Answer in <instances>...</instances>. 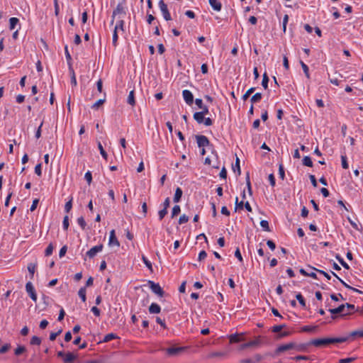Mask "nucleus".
I'll return each mask as SVG.
<instances>
[{
  "label": "nucleus",
  "instance_id": "35",
  "mask_svg": "<svg viewBox=\"0 0 363 363\" xmlns=\"http://www.w3.org/2000/svg\"><path fill=\"white\" fill-rule=\"evenodd\" d=\"M241 341V338L239 335L233 334L230 336V343H237Z\"/></svg>",
  "mask_w": 363,
  "mask_h": 363
},
{
  "label": "nucleus",
  "instance_id": "23",
  "mask_svg": "<svg viewBox=\"0 0 363 363\" xmlns=\"http://www.w3.org/2000/svg\"><path fill=\"white\" fill-rule=\"evenodd\" d=\"M347 337L348 340L350 339V337H363V329L352 331L350 333V335Z\"/></svg>",
  "mask_w": 363,
  "mask_h": 363
},
{
  "label": "nucleus",
  "instance_id": "30",
  "mask_svg": "<svg viewBox=\"0 0 363 363\" xmlns=\"http://www.w3.org/2000/svg\"><path fill=\"white\" fill-rule=\"evenodd\" d=\"M303 164L309 167H311L313 166V162L311 160V158L309 156H305L303 158Z\"/></svg>",
  "mask_w": 363,
  "mask_h": 363
},
{
  "label": "nucleus",
  "instance_id": "62",
  "mask_svg": "<svg viewBox=\"0 0 363 363\" xmlns=\"http://www.w3.org/2000/svg\"><path fill=\"white\" fill-rule=\"evenodd\" d=\"M11 347V345L10 344H6L4 345H3L1 348H0V354H4L5 352H6Z\"/></svg>",
  "mask_w": 363,
  "mask_h": 363
},
{
  "label": "nucleus",
  "instance_id": "33",
  "mask_svg": "<svg viewBox=\"0 0 363 363\" xmlns=\"http://www.w3.org/2000/svg\"><path fill=\"white\" fill-rule=\"evenodd\" d=\"M65 57H66V59H67V64H68V66L69 67H70V66H72V57H71V55L68 51V48L67 46L66 45L65 47Z\"/></svg>",
  "mask_w": 363,
  "mask_h": 363
},
{
  "label": "nucleus",
  "instance_id": "46",
  "mask_svg": "<svg viewBox=\"0 0 363 363\" xmlns=\"http://www.w3.org/2000/svg\"><path fill=\"white\" fill-rule=\"evenodd\" d=\"M279 177L284 180L285 178V172H284V167L282 164H279Z\"/></svg>",
  "mask_w": 363,
  "mask_h": 363
},
{
  "label": "nucleus",
  "instance_id": "37",
  "mask_svg": "<svg viewBox=\"0 0 363 363\" xmlns=\"http://www.w3.org/2000/svg\"><path fill=\"white\" fill-rule=\"evenodd\" d=\"M54 246L52 243H50L45 250V255L48 257L52 254Z\"/></svg>",
  "mask_w": 363,
  "mask_h": 363
},
{
  "label": "nucleus",
  "instance_id": "63",
  "mask_svg": "<svg viewBox=\"0 0 363 363\" xmlns=\"http://www.w3.org/2000/svg\"><path fill=\"white\" fill-rule=\"evenodd\" d=\"M268 179L269 181L270 185L274 187L276 184L275 177H274V174H270L268 177Z\"/></svg>",
  "mask_w": 363,
  "mask_h": 363
},
{
  "label": "nucleus",
  "instance_id": "38",
  "mask_svg": "<svg viewBox=\"0 0 363 363\" xmlns=\"http://www.w3.org/2000/svg\"><path fill=\"white\" fill-rule=\"evenodd\" d=\"M30 343L32 345H40L41 344V339L37 336H33Z\"/></svg>",
  "mask_w": 363,
  "mask_h": 363
},
{
  "label": "nucleus",
  "instance_id": "42",
  "mask_svg": "<svg viewBox=\"0 0 363 363\" xmlns=\"http://www.w3.org/2000/svg\"><path fill=\"white\" fill-rule=\"evenodd\" d=\"M268 82H269V77H268L267 73H264L263 74L262 85L265 89H267L268 88Z\"/></svg>",
  "mask_w": 363,
  "mask_h": 363
},
{
  "label": "nucleus",
  "instance_id": "64",
  "mask_svg": "<svg viewBox=\"0 0 363 363\" xmlns=\"http://www.w3.org/2000/svg\"><path fill=\"white\" fill-rule=\"evenodd\" d=\"M35 173L40 177L42 175V171H41V164L39 163L35 167Z\"/></svg>",
  "mask_w": 363,
  "mask_h": 363
},
{
  "label": "nucleus",
  "instance_id": "36",
  "mask_svg": "<svg viewBox=\"0 0 363 363\" xmlns=\"http://www.w3.org/2000/svg\"><path fill=\"white\" fill-rule=\"evenodd\" d=\"M181 211L180 206L179 205H175L172 210L171 217L173 218L177 216Z\"/></svg>",
  "mask_w": 363,
  "mask_h": 363
},
{
  "label": "nucleus",
  "instance_id": "27",
  "mask_svg": "<svg viewBox=\"0 0 363 363\" xmlns=\"http://www.w3.org/2000/svg\"><path fill=\"white\" fill-rule=\"evenodd\" d=\"M118 338V336L114 333H108L106 335L101 341L102 342H108L113 339Z\"/></svg>",
  "mask_w": 363,
  "mask_h": 363
},
{
  "label": "nucleus",
  "instance_id": "60",
  "mask_svg": "<svg viewBox=\"0 0 363 363\" xmlns=\"http://www.w3.org/2000/svg\"><path fill=\"white\" fill-rule=\"evenodd\" d=\"M84 179L86 180V182L89 184H91V181H92V175H91V172L88 171L87 172L85 173Z\"/></svg>",
  "mask_w": 363,
  "mask_h": 363
},
{
  "label": "nucleus",
  "instance_id": "44",
  "mask_svg": "<svg viewBox=\"0 0 363 363\" xmlns=\"http://www.w3.org/2000/svg\"><path fill=\"white\" fill-rule=\"evenodd\" d=\"M260 225L262 226V228H263V230L264 231H267V232L270 231V228H269V223H268L267 220H261Z\"/></svg>",
  "mask_w": 363,
  "mask_h": 363
},
{
  "label": "nucleus",
  "instance_id": "15",
  "mask_svg": "<svg viewBox=\"0 0 363 363\" xmlns=\"http://www.w3.org/2000/svg\"><path fill=\"white\" fill-rule=\"evenodd\" d=\"M311 341L306 343H301L297 344L294 342V350H296L297 352H306L308 350V348L309 346H311Z\"/></svg>",
  "mask_w": 363,
  "mask_h": 363
},
{
  "label": "nucleus",
  "instance_id": "22",
  "mask_svg": "<svg viewBox=\"0 0 363 363\" xmlns=\"http://www.w3.org/2000/svg\"><path fill=\"white\" fill-rule=\"evenodd\" d=\"M204 116H205L200 111L194 113V119L199 124L203 123Z\"/></svg>",
  "mask_w": 363,
  "mask_h": 363
},
{
  "label": "nucleus",
  "instance_id": "18",
  "mask_svg": "<svg viewBox=\"0 0 363 363\" xmlns=\"http://www.w3.org/2000/svg\"><path fill=\"white\" fill-rule=\"evenodd\" d=\"M211 6L216 11H220L222 4L218 0H208Z\"/></svg>",
  "mask_w": 363,
  "mask_h": 363
},
{
  "label": "nucleus",
  "instance_id": "4",
  "mask_svg": "<svg viewBox=\"0 0 363 363\" xmlns=\"http://www.w3.org/2000/svg\"><path fill=\"white\" fill-rule=\"evenodd\" d=\"M158 4L164 18L166 21H170L172 18L167 8V5L164 3L163 0H160Z\"/></svg>",
  "mask_w": 363,
  "mask_h": 363
},
{
  "label": "nucleus",
  "instance_id": "20",
  "mask_svg": "<svg viewBox=\"0 0 363 363\" xmlns=\"http://www.w3.org/2000/svg\"><path fill=\"white\" fill-rule=\"evenodd\" d=\"M318 328V325H305L301 328V331L306 333H313L317 330Z\"/></svg>",
  "mask_w": 363,
  "mask_h": 363
},
{
  "label": "nucleus",
  "instance_id": "19",
  "mask_svg": "<svg viewBox=\"0 0 363 363\" xmlns=\"http://www.w3.org/2000/svg\"><path fill=\"white\" fill-rule=\"evenodd\" d=\"M161 308L160 306L155 303H152L149 307V312L152 314H157L160 313Z\"/></svg>",
  "mask_w": 363,
  "mask_h": 363
},
{
  "label": "nucleus",
  "instance_id": "49",
  "mask_svg": "<svg viewBox=\"0 0 363 363\" xmlns=\"http://www.w3.org/2000/svg\"><path fill=\"white\" fill-rule=\"evenodd\" d=\"M77 223L80 225V227L82 228V230L85 229V228L86 226V221H85L84 217L81 216V217L78 218Z\"/></svg>",
  "mask_w": 363,
  "mask_h": 363
},
{
  "label": "nucleus",
  "instance_id": "24",
  "mask_svg": "<svg viewBox=\"0 0 363 363\" xmlns=\"http://www.w3.org/2000/svg\"><path fill=\"white\" fill-rule=\"evenodd\" d=\"M127 102L128 104L131 105L132 106L135 105L134 90H132L130 91L129 95L128 96Z\"/></svg>",
  "mask_w": 363,
  "mask_h": 363
},
{
  "label": "nucleus",
  "instance_id": "52",
  "mask_svg": "<svg viewBox=\"0 0 363 363\" xmlns=\"http://www.w3.org/2000/svg\"><path fill=\"white\" fill-rule=\"evenodd\" d=\"M35 269H36V264H35L30 263L28 265V270L31 274V277H33V274L35 273Z\"/></svg>",
  "mask_w": 363,
  "mask_h": 363
},
{
  "label": "nucleus",
  "instance_id": "6",
  "mask_svg": "<svg viewBox=\"0 0 363 363\" xmlns=\"http://www.w3.org/2000/svg\"><path fill=\"white\" fill-rule=\"evenodd\" d=\"M113 16H118L119 17H123L125 12V0L123 2L118 4L116 8L113 11Z\"/></svg>",
  "mask_w": 363,
  "mask_h": 363
},
{
  "label": "nucleus",
  "instance_id": "39",
  "mask_svg": "<svg viewBox=\"0 0 363 363\" xmlns=\"http://www.w3.org/2000/svg\"><path fill=\"white\" fill-rule=\"evenodd\" d=\"M124 24H125V22H124V21L123 19L119 20L116 23V24L115 26V28H114V30H124V28H123Z\"/></svg>",
  "mask_w": 363,
  "mask_h": 363
},
{
  "label": "nucleus",
  "instance_id": "13",
  "mask_svg": "<svg viewBox=\"0 0 363 363\" xmlns=\"http://www.w3.org/2000/svg\"><path fill=\"white\" fill-rule=\"evenodd\" d=\"M108 245L111 247H113V246L119 247L120 246V242L116 236V233H115L114 230H112L110 232Z\"/></svg>",
  "mask_w": 363,
  "mask_h": 363
},
{
  "label": "nucleus",
  "instance_id": "61",
  "mask_svg": "<svg viewBox=\"0 0 363 363\" xmlns=\"http://www.w3.org/2000/svg\"><path fill=\"white\" fill-rule=\"evenodd\" d=\"M72 199L68 201L66 203H65V211L67 212V213H69L71 209H72Z\"/></svg>",
  "mask_w": 363,
  "mask_h": 363
},
{
  "label": "nucleus",
  "instance_id": "21",
  "mask_svg": "<svg viewBox=\"0 0 363 363\" xmlns=\"http://www.w3.org/2000/svg\"><path fill=\"white\" fill-rule=\"evenodd\" d=\"M182 194H183V192H182V190L181 189V188L177 187L176 189L174 199H173L174 202H175V203L179 202L181 200V198L182 196Z\"/></svg>",
  "mask_w": 363,
  "mask_h": 363
},
{
  "label": "nucleus",
  "instance_id": "9",
  "mask_svg": "<svg viewBox=\"0 0 363 363\" xmlns=\"http://www.w3.org/2000/svg\"><path fill=\"white\" fill-rule=\"evenodd\" d=\"M103 247L104 245L102 244L96 245L91 247L89 251H87L86 255L90 259L94 258L98 252L102 251Z\"/></svg>",
  "mask_w": 363,
  "mask_h": 363
},
{
  "label": "nucleus",
  "instance_id": "8",
  "mask_svg": "<svg viewBox=\"0 0 363 363\" xmlns=\"http://www.w3.org/2000/svg\"><path fill=\"white\" fill-rule=\"evenodd\" d=\"M294 342H289V343L284 344V345H281L279 347H277V348L276 349L275 354H279L280 353H282L284 352H286V351H288L290 350H294Z\"/></svg>",
  "mask_w": 363,
  "mask_h": 363
},
{
  "label": "nucleus",
  "instance_id": "41",
  "mask_svg": "<svg viewBox=\"0 0 363 363\" xmlns=\"http://www.w3.org/2000/svg\"><path fill=\"white\" fill-rule=\"evenodd\" d=\"M98 147H99V150L100 153H101V156L103 157V158H104L105 160H107L108 155H107L106 152L104 150V149L100 142L98 143Z\"/></svg>",
  "mask_w": 363,
  "mask_h": 363
},
{
  "label": "nucleus",
  "instance_id": "40",
  "mask_svg": "<svg viewBox=\"0 0 363 363\" xmlns=\"http://www.w3.org/2000/svg\"><path fill=\"white\" fill-rule=\"evenodd\" d=\"M300 64L301 65V67L304 72V74H306V77L307 78H309L310 77V75H309V69H308V67L303 62V61H300Z\"/></svg>",
  "mask_w": 363,
  "mask_h": 363
},
{
  "label": "nucleus",
  "instance_id": "34",
  "mask_svg": "<svg viewBox=\"0 0 363 363\" xmlns=\"http://www.w3.org/2000/svg\"><path fill=\"white\" fill-rule=\"evenodd\" d=\"M286 328V325L285 324H283V325H276L274 326H273L271 329L272 332L273 333H278L279 332L281 331V330L283 328Z\"/></svg>",
  "mask_w": 363,
  "mask_h": 363
},
{
  "label": "nucleus",
  "instance_id": "32",
  "mask_svg": "<svg viewBox=\"0 0 363 363\" xmlns=\"http://www.w3.org/2000/svg\"><path fill=\"white\" fill-rule=\"evenodd\" d=\"M78 295L81 298L82 301L83 302H85L86 300V289L85 287H82L79 291H78Z\"/></svg>",
  "mask_w": 363,
  "mask_h": 363
},
{
  "label": "nucleus",
  "instance_id": "26",
  "mask_svg": "<svg viewBox=\"0 0 363 363\" xmlns=\"http://www.w3.org/2000/svg\"><path fill=\"white\" fill-rule=\"evenodd\" d=\"M75 359V355H74L72 352H68L66 354L64 358V362L65 363H72Z\"/></svg>",
  "mask_w": 363,
  "mask_h": 363
},
{
  "label": "nucleus",
  "instance_id": "53",
  "mask_svg": "<svg viewBox=\"0 0 363 363\" xmlns=\"http://www.w3.org/2000/svg\"><path fill=\"white\" fill-rule=\"evenodd\" d=\"M62 329H60L57 332H52L50 334V340L51 341H54L56 337L62 333Z\"/></svg>",
  "mask_w": 363,
  "mask_h": 363
},
{
  "label": "nucleus",
  "instance_id": "2",
  "mask_svg": "<svg viewBox=\"0 0 363 363\" xmlns=\"http://www.w3.org/2000/svg\"><path fill=\"white\" fill-rule=\"evenodd\" d=\"M355 306L353 304H342L337 308L329 309L332 314H341L342 315H349L354 311Z\"/></svg>",
  "mask_w": 363,
  "mask_h": 363
},
{
  "label": "nucleus",
  "instance_id": "16",
  "mask_svg": "<svg viewBox=\"0 0 363 363\" xmlns=\"http://www.w3.org/2000/svg\"><path fill=\"white\" fill-rule=\"evenodd\" d=\"M333 274V276H335L340 282L341 284L345 286L346 287L347 289H350L353 291H355L358 294H362V291H361L360 290L356 289V288H354L350 285H348L345 281H344L342 279H340L335 272H331Z\"/></svg>",
  "mask_w": 363,
  "mask_h": 363
},
{
  "label": "nucleus",
  "instance_id": "47",
  "mask_svg": "<svg viewBox=\"0 0 363 363\" xmlns=\"http://www.w3.org/2000/svg\"><path fill=\"white\" fill-rule=\"evenodd\" d=\"M118 30H114L113 33V38H112V44L114 47H116L118 45Z\"/></svg>",
  "mask_w": 363,
  "mask_h": 363
},
{
  "label": "nucleus",
  "instance_id": "43",
  "mask_svg": "<svg viewBox=\"0 0 363 363\" xmlns=\"http://www.w3.org/2000/svg\"><path fill=\"white\" fill-rule=\"evenodd\" d=\"M142 259H143V261L144 264H145V266H146V267H147V268H148L151 272H152V263L150 262V261H149V260L147 259V258L145 256H144V255H143V256H142Z\"/></svg>",
  "mask_w": 363,
  "mask_h": 363
},
{
  "label": "nucleus",
  "instance_id": "25",
  "mask_svg": "<svg viewBox=\"0 0 363 363\" xmlns=\"http://www.w3.org/2000/svg\"><path fill=\"white\" fill-rule=\"evenodd\" d=\"M69 72L71 76V84L72 85L75 86L77 85V79L72 66H70V67H69Z\"/></svg>",
  "mask_w": 363,
  "mask_h": 363
},
{
  "label": "nucleus",
  "instance_id": "55",
  "mask_svg": "<svg viewBox=\"0 0 363 363\" xmlns=\"http://www.w3.org/2000/svg\"><path fill=\"white\" fill-rule=\"evenodd\" d=\"M167 214V209L163 208L158 212L159 219L162 220L164 217Z\"/></svg>",
  "mask_w": 363,
  "mask_h": 363
},
{
  "label": "nucleus",
  "instance_id": "10",
  "mask_svg": "<svg viewBox=\"0 0 363 363\" xmlns=\"http://www.w3.org/2000/svg\"><path fill=\"white\" fill-rule=\"evenodd\" d=\"M196 142L199 147H207L210 145V141L205 135H196Z\"/></svg>",
  "mask_w": 363,
  "mask_h": 363
},
{
  "label": "nucleus",
  "instance_id": "57",
  "mask_svg": "<svg viewBox=\"0 0 363 363\" xmlns=\"http://www.w3.org/2000/svg\"><path fill=\"white\" fill-rule=\"evenodd\" d=\"M291 335V332L289 331H284L280 333H279L277 336V339H281L283 337L289 336Z\"/></svg>",
  "mask_w": 363,
  "mask_h": 363
},
{
  "label": "nucleus",
  "instance_id": "31",
  "mask_svg": "<svg viewBox=\"0 0 363 363\" xmlns=\"http://www.w3.org/2000/svg\"><path fill=\"white\" fill-rule=\"evenodd\" d=\"M262 99V94L256 93L251 97V103L252 104L259 102Z\"/></svg>",
  "mask_w": 363,
  "mask_h": 363
},
{
  "label": "nucleus",
  "instance_id": "45",
  "mask_svg": "<svg viewBox=\"0 0 363 363\" xmlns=\"http://www.w3.org/2000/svg\"><path fill=\"white\" fill-rule=\"evenodd\" d=\"M106 101V99H99L97 101H96L92 106L91 108L93 109H97L101 105L104 104V103Z\"/></svg>",
  "mask_w": 363,
  "mask_h": 363
},
{
  "label": "nucleus",
  "instance_id": "48",
  "mask_svg": "<svg viewBox=\"0 0 363 363\" xmlns=\"http://www.w3.org/2000/svg\"><path fill=\"white\" fill-rule=\"evenodd\" d=\"M310 267H311L312 269H313V270L316 271L317 272H318V273H320V274H323V275L325 277H326L328 280H330V279H331L330 275L328 273H327V272H324L323 270L318 269H316V268H315V267H311V266H310Z\"/></svg>",
  "mask_w": 363,
  "mask_h": 363
},
{
  "label": "nucleus",
  "instance_id": "58",
  "mask_svg": "<svg viewBox=\"0 0 363 363\" xmlns=\"http://www.w3.org/2000/svg\"><path fill=\"white\" fill-rule=\"evenodd\" d=\"M341 160H342V168L343 169H348L349 167V165L347 164V157L345 155H342L341 156Z\"/></svg>",
  "mask_w": 363,
  "mask_h": 363
},
{
  "label": "nucleus",
  "instance_id": "50",
  "mask_svg": "<svg viewBox=\"0 0 363 363\" xmlns=\"http://www.w3.org/2000/svg\"><path fill=\"white\" fill-rule=\"evenodd\" d=\"M296 299L298 300V301L299 302V303L303 306V307H305L306 306V301L303 297V296L301 295V294H296Z\"/></svg>",
  "mask_w": 363,
  "mask_h": 363
},
{
  "label": "nucleus",
  "instance_id": "17",
  "mask_svg": "<svg viewBox=\"0 0 363 363\" xmlns=\"http://www.w3.org/2000/svg\"><path fill=\"white\" fill-rule=\"evenodd\" d=\"M333 274V276H335L340 282L341 284L345 286L346 287L347 289H350L353 291H355L358 294H362V291H361L360 290L356 289V288H354L350 285H348L345 281H344L342 279H340L335 272H331Z\"/></svg>",
  "mask_w": 363,
  "mask_h": 363
},
{
  "label": "nucleus",
  "instance_id": "11",
  "mask_svg": "<svg viewBox=\"0 0 363 363\" xmlns=\"http://www.w3.org/2000/svg\"><path fill=\"white\" fill-rule=\"evenodd\" d=\"M26 290L27 293L29 294L31 299L34 301H36L37 294L31 282L29 281L26 284Z\"/></svg>",
  "mask_w": 363,
  "mask_h": 363
},
{
  "label": "nucleus",
  "instance_id": "54",
  "mask_svg": "<svg viewBox=\"0 0 363 363\" xmlns=\"http://www.w3.org/2000/svg\"><path fill=\"white\" fill-rule=\"evenodd\" d=\"M236 169H238V174H240V160L237 157L235 164L234 166H233V169L234 172L236 171Z\"/></svg>",
  "mask_w": 363,
  "mask_h": 363
},
{
  "label": "nucleus",
  "instance_id": "7",
  "mask_svg": "<svg viewBox=\"0 0 363 363\" xmlns=\"http://www.w3.org/2000/svg\"><path fill=\"white\" fill-rule=\"evenodd\" d=\"M186 350L184 347H171L165 350L169 356H177Z\"/></svg>",
  "mask_w": 363,
  "mask_h": 363
},
{
  "label": "nucleus",
  "instance_id": "56",
  "mask_svg": "<svg viewBox=\"0 0 363 363\" xmlns=\"http://www.w3.org/2000/svg\"><path fill=\"white\" fill-rule=\"evenodd\" d=\"M62 225L64 230H67L69 228V218L68 216H65L63 219Z\"/></svg>",
  "mask_w": 363,
  "mask_h": 363
},
{
  "label": "nucleus",
  "instance_id": "3",
  "mask_svg": "<svg viewBox=\"0 0 363 363\" xmlns=\"http://www.w3.org/2000/svg\"><path fill=\"white\" fill-rule=\"evenodd\" d=\"M263 340H264L263 337L258 336V337H255V339L252 341L242 344L240 347V349L245 350L247 347L259 346L263 342Z\"/></svg>",
  "mask_w": 363,
  "mask_h": 363
},
{
  "label": "nucleus",
  "instance_id": "28",
  "mask_svg": "<svg viewBox=\"0 0 363 363\" xmlns=\"http://www.w3.org/2000/svg\"><path fill=\"white\" fill-rule=\"evenodd\" d=\"M19 23L18 18L16 17H12L9 19V28L10 30H13L16 26Z\"/></svg>",
  "mask_w": 363,
  "mask_h": 363
},
{
  "label": "nucleus",
  "instance_id": "51",
  "mask_svg": "<svg viewBox=\"0 0 363 363\" xmlns=\"http://www.w3.org/2000/svg\"><path fill=\"white\" fill-rule=\"evenodd\" d=\"M336 259L339 261L340 264L345 269H348L350 268L349 265L344 261V259L340 256L336 255Z\"/></svg>",
  "mask_w": 363,
  "mask_h": 363
},
{
  "label": "nucleus",
  "instance_id": "59",
  "mask_svg": "<svg viewBox=\"0 0 363 363\" xmlns=\"http://www.w3.org/2000/svg\"><path fill=\"white\" fill-rule=\"evenodd\" d=\"M188 221H189V216H186L185 214H183L182 216H181L179 219V224H183V223H187Z\"/></svg>",
  "mask_w": 363,
  "mask_h": 363
},
{
  "label": "nucleus",
  "instance_id": "14",
  "mask_svg": "<svg viewBox=\"0 0 363 363\" xmlns=\"http://www.w3.org/2000/svg\"><path fill=\"white\" fill-rule=\"evenodd\" d=\"M262 359V356L259 354H256L252 357L241 359L240 363H258Z\"/></svg>",
  "mask_w": 363,
  "mask_h": 363
},
{
  "label": "nucleus",
  "instance_id": "12",
  "mask_svg": "<svg viewBox=\"0 0 363 363\" xmlns=\"http://www.w3.org/2000/svg\"><path fill=\"white\" fill-rule=\"evenodd\" d=\"M182 96H183V98H184L185 102L188 105H191L193 104L194 96L189 90H187V89L184 90L182 91Z\"/></svg>",
  "mask_w": 363,
  "mask_h": 363
},
{
  "label": "nucleus",
  "instance_id": "1",
  "mask_svg": "<svg viewBox=\"0 0 363 363\" xmlns=\"http://www.w3.org/2000/svg\"><path fill=\"white\" fill-rule=\"evenodd\" d=\"M347 340L348 337L319 338L312 340L311 344L315 347H325L330 344L342 343Z\"/></svg>",
  "mask_w": 363,
  "mask_h": 363
},
{
  "label": "nucleus",
  "instance_id": "29",
  "mask_svg": "<svg viewBox=\"0 0 363 363\" xmlns=\"http://www.w3.org/2000/svg\"><path fill=\"white\" fill-rule=\"evenodd\" d=\"M26 351V348L23 345H18L14 350V354L16 356H19Z\"/></svg>",
  "mask_w": 363,
  "mask_h": 363
},
{
  "label": "nucleus",
  "instance_id": "5",
  "mask_svg": "<svg viewBox=\"0 0 363 363\" xmlns=\"http://www.w3.org/2000/svg\"><path fill=\"white\" fill-rule=\"evenodd\" d=\"M148 284L152 292H154L155 294L160 297L164 296V292L159 284H156L152 281H149Z\"/></svg>",
  "mask_w": 363,
  "mask_h": 363
}]
</instances>
